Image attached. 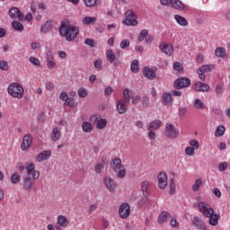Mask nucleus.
Listing matches in <instances>:
<instances>
[{"mask_svg":"<svg viewBox=\"0 0 230 230\" xmlns=\"http://www.w3.org/2000/svg\"><path fill=\"white\" fill-rule=\"evenodd\" d=\"M185 154L186 155H193V154H195V148H192L190 146L186 147Z\"/></svg>","mask_w":230,"mask_h":230,"instance_id":"57","label":"nucleus"},{"mask_svg":"<svg viewBox=\"0 0 230 230\" xmlns=\"http://www.w3.org/2000/svg\"><path fill=\"white\" fill-rule=\"evenodd\" d=\"M131 94H132V92L130 91V89L128 88L124 89L123 91L124 99L122 100H124V102H126L127 103H129Z\"/></svg>","mask_w":230,"mask_h":230,"instance_id":"35","label":"nucleus"},{"mask_svg":"<svg viewBox=\"0 0 230 230\" xmlns=\"http://www.w3.org/2000/svg\"><path fill=\"white\" fill-rule=\"evenodd\" d=\"M127 103L125 99H119L116 102L117 111L119 114H125L127 112Z\"/></svg>","mask_w":230,"mask_h":230,"instance_id":"16","label":"nucleus"},{"mask_svg":"<svg viewBox=\"0 0 230 230\" xmlns=\"http://www.w3.org/2000/svg\"><path fill=\"white\" fill-rule=\"evenodd\" d=\"M171 217L169 212L164 211L159 215L158 217V222L160 224H164V222H166V220H168V217Z\"/></svg>","mask_w":230,"mask_h":230,"instance_id":"33","label":"nucleus"},{"mask_svg":"<svg viewBox=\"0 0 230 230\" xmlns=\"http://www.w3.org/2000/svg\"><path fill=\"white\" fill-rule=\"evenodd\" d=\"M106 58L108 62H110V64L113 65V67H118V66L121 64V62H119V60H116V55L114 54L112 49H108L106 51Z\"/></svg>","mask_w":230,"mask_h":230,"instance_id":"11","label":"nucleus"},{"mask_svg":"<svg viewBox=\"0 0 230 230\" xmlns=\"http://www.w3.org/2000/svg\"><path fill=\"white\" fill-rule=\"evenodd\" d=\"M158 128H161V120L159 119H155L147 126V130H158Z\"/></svg>","mask_w":230,"mask_h":230,"instance_id":"25","label":"nucleus"},{"mask_svg":"<svg viewBox=\"0 0 230 230\" xmlns=\"http://www.w3.org/2000/svg\"><path fill=\"white\" fill-rule=\"evenodd\" d=\"M8 94L10 96H13V98H22L24 96V88H22V85L18 83H13L8 87Z\"/></svg>","mask_w":230,"mask_h":230,"instance_id":"3","label":"nucleus"},{"mask_svg":"<svg viewBox=\"0 0 230 230\" xmlns=\"http://www.w3.org/2000/svg\"><path fill=\"white\" fill-rule=\"evenodd\" d=\"M25 170H27V173L23 176V190L26 191L35 190L33 185L35 184V181L40 177V172L35 170V164L33 163H27L25 164Z\"/></svg>","mask_w":230,"mask_h":230,"instance_id":"1","label":"nucleus"},{"mask_svg":"<svg viewBox=\"0 0 230 230\" xmlns=\"http://www.w3.org/2000/svg\"><path fill=\"white\" fill-rule=\"evenodd\" d=\"M215 69V65H204L199 66V70L203 73H209V71H213Z\"/></svg>","mask_w":230,"mask_h":230,"instance_id":"40","label":"nucleus"},{"mask_svg":"<svg viewBox=\"0 0 230 230\" xmlns=\"http://www.w3.org/2000/svg\"><path fill=\"white\" fill-rule=\"evenodd\" d=\"M47 67L49 69H53V67H55V59L53 58L51 51L47 53Z\"/></svg>","mask_w":230,"mask_h":230,"instance_id":"24","label":"nucleus"},{"mask_svg":"<svg viewBox=\"0 0 230 230\" xmlns=\"http://www.w3.org/2000/svg\"><path fill=\"white\" fill-rule=\"evenodd\" d=\"M110 164L113 172H118L119 170H121V168H123L121 159L119 158L113 159Z\"/></svg>","mask_w":230,"mask_h":230,"instance_id":"21","label":"nucleus"},{"mask_svg":"<svg viewBox=\"0 0 230 230\" xmlns=\"http://www.w3.org/2000/svg\"><path fill=\"white\" fill-rule=\"evenodd\" d=\"M173 69H174V71H181L182 65H181V63H179V62H175L173 64Z\"/></svg>","mask_w":230,"mask_h":230,"instance_id":"62","label":"nucleus"},{"mask_svg":"<svg viewBox=\"0 0 230 230\" xmlns=\"http://www.w3.org/2000/svg\"><path fill=\"white\" fill-rule=\"evenodd\" d=\"M192 226H195L199 230H209L206 225L202 222V218L194 217L192 219Z\"/></svg>","mask_w":230,"mask_h":230,"instance_id":"17","label":"nucleus"},{"mask_svg":"<svg viewBox=\"0 0 230 230\" xmlns=\"http://www.w3.org/2000/svg\"><path fill=\"white\" fill-rule=\"evenodd\" d=\"M103 182L109 191H114V190H116V183L114 182V180H112V178L106 176L103 179Z\"/></svg>","mask_w":230,"mask_h":230,"instance_id":"19","label":"nucleus"},{"mask_svg":"<svg viewBox=\"0 0 230 230\" xmlns=\"http://www.w3.org/2000/svg\"><path fill=\"white\" fill-rule=\"evenodd\" d=\"M93 66L95 69H99V71H102V69H103V66L102 65V59L95 60Z\"/></svg>","mask_w":230,"mask_h":230,"instance_id":"52","label":"nucleus"},{"mask_svg":"<svg viewBox=\"0 0 230 230\" xmlns=\"http://www.w3.org/2000/svg\"><path fill=\"white\" fill-rule=\"evenodd\" d=\"M143 75L144 76H146L147 80H154L157 76V74L155 73V71L152 70L148 66H145L143 68Z\"/></svg>","mask_w":230,"mask_h":230,"instance_id":"18","label":"nucleus"},{"mask_svg":"<svg viewBox=\"0 0 230 230\" xmlns=\"http://www.w3.org/2000/svg\"><path fill=\"white\" fill-rule=\"evenodd\" d=\"M162 98L164 105H172V93H164Z\"/></svg>","mask_w":230,"mask_h":230,"instance_id":"31","label":"nucleus"},{"mask_svg":"<svg viewBox=\"0 0 230 230\" xmlns=\"http://www.w3.org/2000/svg\"><path fill=\"white\" fill-rule=\"evenodd\" d=\"M58 31L59 35L65 37L66 40L73 42V40L78 37L80 29L76 26H71V23L69 22H63L61 23Z\"/></svg>","mask_w":230,"mask_h":230,"instance_id":"2","label":"nucleus"},{"mask_svg":"<svg viewBox=\"0 0 230 230\" xmlns=\"http://www.w3.org/2000/svg\"><path fill=\"white\" fill-rule=\"evenodd\" d=\"M82 129L84 132H92L93 131V124L85 121V122H83L82 124Z\"/></svg>","mask_w":230,"mask_h":230,"instance_id":"37","label":"nucleus"},{"mask_svg":"<svg viewBox=\"0 0 230 230\" xmlns=\"http://www.w3.org/2000/svg\"><path fill=\"white\" fill-rule=\"evenodd\" d=\"M191 85V80L188 77H180L174 82L175 89H185V87H190Z\"/></svg>","mask_w":230,"mask_h":230,"instance_id":"8","label":"nucleus"},{"mask_svg":"<svg viewBox=\"0 0 230 230\" xmlns=\"http://www.w3.org/2000/svg\"><path fill=\"white\" fill-rule=\"evenodd\" d=\"M112 93H114V89H112L111 86H108L104 90L105 96H111V94H112Z\"/></svg>","mask_w":230,"mask_h":230,"instance_id":"59","label":"nucleus"},{"mask_svg":"<svg viewBox=\"0 0 230 230\" xmlns=\"http://www.w3.org/2000/svg\"><path fill=\"white\" fill-rule=\"evenodd\" d=\"M159 49H161L164 55H167V57H172V55H173V46L170 44L161 43L159 45Z\"/></svg>","mask_w":230,"mask_h":230,"instance_id":"14","label":"nucleus"},{"mask_svg":"<svg viewBox=\"0 0 230 230\" xmlns=\"http://www.w3.org/2000/svg\"><path fill=\"white\" fill-rule=\"evenodd\" d=\"M120 48L121 49H125L126 48H128V46H130V40H123L120 42Z\"/></svg>","mask_w":230,"mask_h":230,"instance_id":"54","label":"nucleus"},{"mask_svg":"<svg viewBox=\"0 0 230 230\" xmlns=\"http://www.w3.org/2000/svg\"><path fill=\"white\" fill-rule=\"evenodd\" d=\"M11 24L13 30H15L16 31H24V25H22V23H21L20 22L13 21Z\"/></svg>","mask_w":230,"mask_h":230,"instance_id":"29","label":"nucleus"},{"mask_svg":"<svg viewBox=\"0 0 230 230\" xmlns=\"http://www.w3.org/2000/svg\"><path fill=\"white\" fill-rule=\"evenodd\" d=\"M165 136L167 137H172V139H177L179 137V130L175 128V126L172 123H167L165 125Z\"/></svg>","mask_w":230,"mask_h":230,"instance_id":"7","label":"nucleus"},{"mask_svg":"<svg viewBox=\"0 0 230 230\" xmlns=\"http://www.w3.org/2000/svg\"><path fill=\"white\" fill-rule=\"evenodd\" d=\"M130 69L132 73H137V71H139V61H137V59H134L131 62Z\"/></svg>","mask_w":230,"mask_h":230,"instance_id":"39","label":"nucleus"},{"mask_svg":"<svg viewBox=\"0 0 230 230\" xmlns=\"http://www.w3.org/2000/svg\"><path fill=\"white\" fill-rule=\"evenodd\" d=\"M107 127V119H101L98 120L96 128H99V130H102V128H105Z\"/></svg>","mask_w":230,"mask_h":230,"instance_id":"42","label":"nucleus"},{"mask_svg":"<svg viewBox=\"0 0 230 230\" xmlns=\"http://www.w3.org/2000/svg\"><path fill=\"white\" fill-rule=\"evenodd\" d=\"M58 224L61 226V227H67L69 226V220L65 216L58 217Z\"/></svg>","mask_w":230,"mask_h":230,"instance_id":"28","label":"nucleus"},{"mask_svg":"<svg viewBox=\"0 0 230 230\" xmlns=\"http://www.w3.org/2000/svg\"><path fill=\"white\" fill-rule=\"evenodd\" d=\"M105 164V162H102V164H96L94 170L96 173H100L101 172H102L103 168H105V166L103 165Z\"/></svg>","mask_w":230,"mask_h":230,"instance_id":"46","label":"nucleus"},{"mask_svg":"<svg viewBox=\"0 0 230 230\" xmlns=\"http://www.w3.org/2000/svg\"><path fill=\"white\" fill-rule=\"evenodd\" d=\"M170 226L172 227H179V225L177 224V218L176 217H172L170 221Z\"/></svg>","mask_w":230,"mask_h":230,"instance_id":"63","label":"nucleus"},{"mask_svg":"<svg viewBox=\"0 0 230 230\" xmlns=\"http://www.w3.org/2000/svg\"><path fill=\"white\" fill-rule=\"evenodd\" d=\"M174 19L180 26H183V27L188 26V20H186V18H184L179 14H175Z\"/></svg>","mask_w":230,"mask_h":230,"instance_id":"27","label":"nucleus"},{"mask_svg":"<svg viewBox=\"0 0 230 230\" xmlns=\"http://www.w3.org/2000/svg\"><path fill=\"white\" fill-rule=\"evenodd\" d=\"M150 187V181H144L141 182V191L144 195V197H146L150 191L148 190V188Z\"/></svg>","mask_w":230,"mask_h":230,"instance_id":"26","label":"nucleus"},{"mask_svg":"<svg viewBox=\"0 0 230 230\" xmlns=\"http://www.w3.org/2000/svg\"><path fill=\"white\" fill-rule=\"evenodd\" d=\"M33 141V138L31 137V135L26 134L22 141L21 148L22 150H28L30 146H31V142Z\"/></svg>","mask_w":230,"mask_h":230,"instance_id":"13","label":"nucleus"},{"mask_svg":"<svg viewBox=\"0 0 230 230\" xmlns=\"http://www.w3.org/2000/svg\"><path fill=\"white\" fill-rule=\"evenodd\" d=\"M84 44L90 48H94V46H96V42H94V40L93 39H85Z\"/></svg>","mask_w":230,"mask_h":230,"instance_id":"51","label":"nucleus"},{"mask_svg":"<svg viewBox=\"0 0 230 230\" xmlns=\"http://www.w3.org/2000/svg\"><path fill=\"white\" fill-rule=\"evenodd\" d=\"M210 87L208 84H203L202 82H196L194 84V90L198 93H208Z\"/></svg>","mask_w":230,"mask_h":230,"instance_id":"15","label":"nucleus"},{"mask_svg":"<svg viewBox=\"0 0 230 230\" xmlns=\"http://www.w3.org/2000/svg\"><path fill=\"white\" fill-rule=\"evenodd\" d=\"M45 87L48 91H53V89H55V84H53L51 82H47L45 84Z\"/></svg>","mask_w":230,"mask_h":230,"instance_id":"61","label":"nucleus"},{"mask_svg":"<svg viewBox=\"0 0 230 230\" xmlns=\"http://www.w3.org/2000/svg\"><path fill=\"white\" fill-rule=\"evenodd\" d=\"M65 105L68 107H75V99L68 98L66 101H65Z\"/></svg>","mask_w":230,"mask_h":230,"instance_id":"56","label":"nucleus"},{"mask_svg":"<svg viewBox=\"0 0 230 230\" xmlns=\"http://www.w3.org/2000/svg\"><path fill=\"white\" fill-rule=\"evenodd\" d=\"M149 131V133H148V137H149V139L151 140V141H155V137H156V136H155V131H154V130H148Z\"/></svg>","mask_w":230,"mask_h":230,"instance_id":"60","label":"nucleus"},{"mask_svg":"<svg viewBox=\"0 0 230 230\" xmlns=\"http://www.w3.org/2000/svg\"><path fill=\"white\" fill-rule=\"evenodd\" d=\"M168 186V174L166 172H160L158 174V188L164 190Z\"/></svg>","mask_w":230,"mask_h":230,"instance_id":"12","label":"nucleus"},{"mask_svg":"<svg viewBox=\"0 0 230 230\" xmlns=\"http://www.w3.org/2000/svg\"><path fill=\"white\" fill-rule=\"evenodd\" d=\"M53 30V21L48 20L40 28L41 33H49Z\"/></svg>","mask_w":230,"mask_h":230,"instance_id":"22","label":"nucleus"},{"mask_svg":"<svg viewBox=\"0 0 230 230\" xmlns=\"http://www.w3.org/2000/svg\"><path fill=\"white\" fill-rule=\"evenodd\" d=\"M49 157H51V151H43L36 156V161H38V163H42V161H46L49 159Z\"/></svg>","mask_w":230,"mask_h":230,"instance_id":"20","label":"nucleus"},{"mask_svg":"<svg viewBox=\"0 0 230 230\" xmlns=\"http://www.w3.org/2000/svg\"><path fill=\"white\" fill-rule=\"evenodd\" d=\"M0 69L2 71H8V62L0 60Z\"/></svg>","mask_w":230,"mask_h":230,"instance_id":"55","label":"nucleus"},{"mask_svg":"<svg viewBox=\"0 0 230 230\" xmlns=\"http://www.w3.org/2000/svg\"><path fill=\"white\" fill-rule=\"evenodd\" d=\"M82 22H83V24H85L86 26H89V24H94V22H96V17L86 16V17L83 18Z\"/></svg>","mask_w":230,"mask_h":230,"instance_id":"34","label":"nucleus"},{"mask_svg":"<svg viewBox=\"0 0 230 230\" xmlns=\"http://www.w3.org/2000/svg\"><path fill=\"white\" fill-rule=\"evenodd\" d=\"M189 145L190 148H194V150H199V142L197 141V139H190L189 141Z\"/></svg>","mask_w":230,"mask_h":230,"instance_id":"45","label":"nucleus"},{"mask_svg":"<svg viewBox=\"0 0 230 230\" xmlns=\"http://www.w3.org/2000/svg\"><path fill=\"white\" fill-rule=\"evenodd\" d=\"M227 166H229V164H227V162H222L218 164V170L219 172H226V170H227Z\"/></svg>","mask_w":230,"mask_h":230,"instance_id":"49","label":"nucleus"},{"mask_svg":"<svg viewBox=\"0 0 230 230\" xmlns=\"http://www.w3.org/2000/svg\"><path fill=\"white\" fill-rule=\"evenodd\" d=\"M79 98H85L87 96V90L84 88H80L77 92Z\"/></svg>","mask_w":230,"mask_h":230,"instance_id":"50","label":"nucleus"},{"mask_svg":"<svg viewBox=\"0 0 230 230\" xmlns=\"http://www.w3.org/2000/svg\"><path fill=\"white\" fill-rule=\"evenodd\" d=\"M215 55L216 57H218L219 58H224L226 55V49L219 47L215 49Z\"/></svg>","mask_w":230,"mask_h":230,"instance_id":"32","label":"nucleus"},{"mask_svg":"<svg viewBox=\"0 0 230 230\" xmlns=\"http://www.w3.org/2000/svg\"><path fill=\"white\" fill-rule=\"evenodd\" d=\"M187 111H188V108L181 107L178 111L179 116H184V114H186Z\"/></svg>","mask_w":230,"mask_h":230,"instance_id":"64","label":"nucleus"},{"mask_svg":"<svg viewBox=\"0 0 230 230\" xmlns=\"http://www.w3.org/2000/svg\"><path fill=\"white\" fill-rule=\"evenodd\" d=\"M126 19L123 20V24L126 26H137V15L132 12V10H128L125 13Z\"/></svg>","mask_w":230,"mask_h":230,"instance_id":"4","label":"nucleus"},{"mask_svg":"<svg viewBox=\"0 0 230 230\" xmlns=\"http://www.w3.org/2000/svg\"><path fill=\"white\" fill-rule=\"evenodd\" d=\"M52 141H58L60 139V130H58V128H54L52 130Z\"/></svg>","mask_w":230,"mask_h":230,"instance_id":"38","label":"nucleus"},{"mask_svg":"<svg viewBox=\"0 0 230 230\" xmlns=\"http://www.w3.org/2000/svg\"><path fill=\"white\" fill-rule=\"evenodd\" d=\"M208 224L215 227V226H218V220L220 218V215L212 213L208 217Z\"/></svg>","mask_w":230,"mask_h":230,"instance_id":"23","label":"nucleus"},{"mask_svg":"<svg viewBox=\"0 0 230 230\" xmlns=\"http://www.w3.org/2000/svg\"><path fill=\"white\" fill-rule=\"evenodd\" d=\"M200 184H202V180L198 179L195 181V184L192 185V190L198 191L199 188H200Z\"/></svg>","mask_w":230,"mask_h":230,"instance_id":"47","label":"nucleus"},{"mask_svg":"<svg viewBox=\"0 0 230 230\" xmlns=\"http://www.w3.org/2000/svg\"><path fill=\"white\" fill-rule=\"evenodd\" d=\"M169 188H170L169 193L171 195H173V193H175V181H173V178L170 180Z\"/></svg>","mask_w":230,"mask_h":230,"instance_id":"44","label":"nucleus"},{"mask_svg":"<svg viewBox=\"0 0 230 230\" xmlns=\"http://www.w3.org/2000/svg\"><path fill=\"white\" fill-rule=\"evenodd\" d=\"M118 174L117 177H119V179H125V175H127V171L122 167L120 169L118 170Z\"/></svg>","mask_w":230,"mask_h":230,"instance_id":"48","label":"nucleus"},{"mask_svg":"<svg viewBox=\"0 0 230 230\" xmlns=\"http://www.w3.org/2000/svg\"><path fill=\"white\" fill-rule=\"evenodd\" d=\"M8 15L10 19H18V21H24V13H22V12H21V10H19L17 7H12L9 10Z\"/></svg>","mask_w":230,"mask_h":230,"instance_id":"9","label":"nucleus"},{"mask_svg":"<svg viewBox=\"0 0 230 230\" xmlns=\"http://www.w3.org/2000/svg\"><path fill=\"white\" fill-rule=\"evenodd\" d=\"M194 107L195 109H198V111H204V109H206V103L200 99H196L194 101Z\"/></svg>","mask_w":230,"mask_h":230,"instance_id":"30","label":"nucleus"},{"mask_svg":"<svg viewBox=\"0 0 230 230\" xmlns=\"http://www.w3.org/2000/svg\"><path fill=\"white\" fill-rule=\"evenodd\" d=\"M162 6L172 5L174 10H184V4L180 0H160Z\"/></svg>","mask_w":230,"mask_h":230,"instance_id":"6","label":"nucleus"},{"mask_svg":"<svg viewBox=\"0 0 230 230\" xmlns=\"http://www.w3.org/2000/svg\"><path fill=\"white\" fill-rule=\"evenodd\" d=\"M119 215L120 218H128L130 216V205L128 203H122L119 208Z\"/></svg>","mask_w":230,"mask_h":230,"instance_id":"10","label":"nucleus"},{"mask_svg":"<svg viewBox=\"0 0 230 230\" xmlns=\"http://www.w3.org/2000/svg\"><path fill=\"white\" fill-rule=\"evenodd\" d=\"M198 208L199 212L202 213L203 217H206V218L211 217V215L215 213V209H213V208L209 207V205L204 201L199 202L198 204Z\"/></svg>","mask_w":230,"mask_h":230,"instance_id":"5","label":"nucleus"},{"mask_svg":"<svg viewBox=\"0 0 230 230\" xmlns=\"http://www.w3.org/2000/svg\"><path fill=\"white\" fill-rule=\"evenodd\" d=\"M29 62H31V64H33V66H40V60H39V58L35 57H31L29 58Z\"/></svg>","mask_w":230,"mask_h":230,"instance_id":"53","label":"nucleus"},{"mask_svg":"<svg viewBox=\"0 0 230 230\" xmlns=\"http://www.w3.org/2000/svg\"><path fill=\"white\" fill-rule=\"evenodd\" d=\"M85 6H96V0H84Z\"/></svg>","mask_w":230,"mask_h":230,"instance_id":"58","label":"nucleus"},{"mask_svg":"<svg viewBox=\"0 0 230 230\" xmlns=\"http://www.w3.org/2000/svg\"><path fill=\"white\" fill-rule=\"evenodd\" d=\"M148 36V30L145 29L142 30L139 33V36L137 38V40L139 42H143V40H145V38Z\"/></svg>","mask_w":230,"mask_h":230,"instance_id":"41","label":"nucleus"},{"mask_svg":"<svg viewBox=\"0 0 230 230\" xmlns=\"http://www.w3.org/2000/svg\"><path fill=\"white\" fill-rule=\"evenodd\" d=\"M224 134H226V127L218 126L215 131L216 137H220L221 136H224Z\"/></svg>","mask_w":230,"mask_h":230,"instance_id":"36","label":"nucleus"},{"mask_svg":"<svg viewBox=\"0 0 230 230\" xmlns=\"http://www.w3.org/2000/svg\"><path fill=\"white\" fill-rule=\"evenodd\" d=\"M20 181H21V175L18 172H15L11 176V182L13 184H17V182H20Z\"/></svg>","mask_w":230,"mask_h":230,"instance_id":"43","label":"nucleus"}]
</instances>
